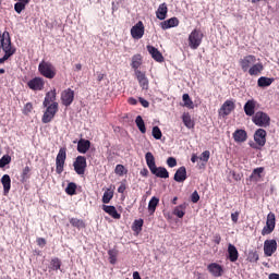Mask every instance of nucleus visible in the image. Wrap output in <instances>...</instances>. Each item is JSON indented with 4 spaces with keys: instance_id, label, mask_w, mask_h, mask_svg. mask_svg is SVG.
Returning a JSON list of instances; mask_svg holds the SVG:
<instances>
[{
    "instance_id": "obj_47",
    "label": "nucleus",
    "mask_w": 279,
    "mask_h": 279,
    "mask_svg": "<svg viewBox=\"0 0 279 279\" xmlns=\"http://www.w3.org/2000/svg\"><path fill=\"white\" fill-rule=\"evenodd\" d=\"M153 136L156 138V141H160L162 138V131H160V128L154 126L153 128Z\"/></svg>"
},
{
    "instance_id": "obj_46",
    "label": "nucleus",
    "mask_w": 279,
    "mask_h": 279,
    "mask_svg": "<svg viewBox=\"0 0 279 279\" xmlns=\"http://www.w3.org/2000/svg\"><path fill=\"white\" fill-rule=\"evenodd\" d=\"M10 162H12V157L4 155L0 159V169H3V167H5L7 165H10Z\"/></svg>"
},
{
    "instance_id": "obj_10",
    "label": "nucleus",
    "mask_w": 279,
    "mask_h": 279,
    "mask_svg": "<svg viewBox=\"0 0 279 279\" xmlns=\"http://www.w3.org/2000/svg\"><path fill=\"white\" fill-rule=\"evenodd\" d=\"M239 64L244 73H247L256 64V56L247 54L239 60Z\"/></svg>"
},
{
    "instance_id": "obj_4",
    "label": "nucleus",
    "mask_w": 279,
    "mask_h": 279,
    "mask_svg": "<svg viewBox=\"0 0 279 279\" xmlns=\"http://www.w3.org/2000/svg\"><path fill=\"white\" fill-rule=\"evenodd\" d=\"M254 141L256 144H251L253 149H260V147H265L267 143V131H265V129H257L254 134Z\"/></svg>"
},
{
    "instance_id": "obj_49",
    "label": "nucleus",
    "mask_w": 279,
    "mask_h": 279,
    "mask_svg": "<svg viewBox=\"0 0 279 279\" xmlns=\"http://www.w3.org/2000/svg\"><path fill=\"white\" fill-rule=\"evenodd\" d=\"M199 160H202L203 162H208V160H210V150L203 151Z\"/></svg>"
},
{
    "instance_id": "obj_2",
    "label": "nucleus",
    "mask_w": 279,
    "mask_h": 279,
    "mask_svg": "<svg viewBox=\"0 0 279 279\" xmlns=\"http://www.w3.org/2000/svg\"><path fill=\"white\" fill-rule=\"evenodd\" d=\"M252 121L257 128H269V125H271V117L264 111L255 112L252 117Z\"/></svg>"
},
{
    "instance_id": "obj_53",
    "label": "nucleus",
    "mask_w": 279,
    "mask_h": 279,
    "mask_svg": "<svg viewBox=\"0 0 279 279\" xmlns=\"http://www.w3.org/2000/svg\"><path fill=\"white\" fill-rule=\"evenodd\" d=\"M191 202H192L193 204H197V202H199V194L197 193V191H194V192L192 193Z\"/></svg>"
},
{
    "instance_id": "obj_63",
    "label": "nucleus",
    "mask_w": 279,
    "mask_h": 279,
    "mask_svg": "<svg viewBox=\"0 0 279 279\" xmlns=\"http://www.w3.org/2000/svg\"><path fill=\"white\" fill-rule=\"evenodd\" d=\"M128 104H130L131 106H136V104H138V100H136V98L134 97H130L128 99Z\"/></svg>"
},
{
    "instance_id": "obj_52",
    "label": "nucleus",
    "mask_w": 279,
    "mask_h": 279,
    "mask_svg": "<svg viewBox=\"0 0 279 279\" xmlns=\"http://www.w3.org/2000/svg\"><path fill=\"white\" fill-rule=\"evenodd\" d=\"M116 173H117V175H123L125 173V166L117 165L116 166Z\"/></svg>"
},
{
    "instance_id": "obj_34",
    "label": "nucleus",
    "mask_w": 279,
    "mask_h": 279,
    "mask_svg": "<svg viewBox=\"0 0 279 279\" xmlns=\"http://www.w3.org/2000/svg\"><path fill=\"white\" fill-rule=\"evenodd\" d=\"M182 121L187 130H193V128H195V122L191 119L190 113H183Z\"/></svg>"
},
{
    "instance_id": "obj_27",
    "label": "nucleus",
    "mask_w": 279,
    "mask_h": 279,
    "mask_svg": "<svg viewBox=\"0 0 279 279\" xmlns=\"http://www.w3.org/2000/svg\"><path fill=\"white\" fill-rule=\"evenodd\" d=\"M102 210L110 215L112 219H121V214L117 211V207L110 205H102Z\"/></svg>"
},
{
    "instance_id": "obj_45",
    "label": "nucleus",
    "mask_w": 279,
    "mask_h": 279,
    "mask_svg": "<svg viewBox=\"0 0 279 279\" xmlns=\"http://www.w3.org/2000/svg\"><path fill=\"white\" fill-rule=\"evenodd\" d=\"M248 262L250 263H258V260H259V255H258V252H256V251H251L250 253H248Z\"/></svg>"
},
{
    "instance_id": "obj_18",
    "label": "nucleus",
    "mask_w": 279,
    "mask_h": 279,
    "mask_svg": "<svg viewBox=\"0 0 279 279\" xmlns=\"http://www.w3.org/2000/svg\"><path fill=\"white\" fill-rule=\"evenodd\" d=\"M258 102L254 99H250L244 105V112L246 117H254L256 114V106Z\"/></svg>"
},
{
    "instance_id": "obj_25",
    "label": "nucleus",
    "mask_w": 279,
    "mask_h": 279,
    "mask_svg": "<svg viewBox=\"0 0 279 279\" xmlns=\"http://www.w3.org/2000/svg\"><path fill=\"white\" fill-rule=\"evenodd\" d=\"M150 173L156 175V178H163L165 180L169 178V171L165 167H156L150 171Z\"/></svg>"
},
{
    "instance_id": "obj_20",
    "label": "nucleus",
    "mask_w": 279,
    "mask_h": 279,
    "mask_svg": "<svg viewBox=\"0 0 279 279\" xmlns=\"http://www.w3.org/2000/svg\"><path fill=\"white\" fill-rule=\"evenodd\" d=\"M263 71H265V65H263V62L253 63V65L248 69V75L258 77Z\"/></svg>"
},
{
    "instance_id": "obj_22",
    "label": "nucleus",
    "mask_w": 279,
    "mask_h": 279,
    "mask_svg": "<svg viewBox=\"0 0 279 279\" xmlns=\"http://www.w3.org/2000/svg\"><path fill=\"white\" fill-rule=\"evenodd\" d=\"M233 140L235 143H245L247 141V132L243 129H238L233 133Z\"/></svg>"
},
{
    "instance_id": "obj_31",
    "label": "nucleus",
    "mask_w": 279,
    "mask_h": 279,
    "mask_svg": "<svg viewBox=\"0 0 279 279\" xmlns=\"http://www.w3.org/2000/svg\"><path fill=\"white\" fill-rule=\"evenodd\" d=\"M145 160L149 171H154L156 169V157H154V154L150 151L146 153Z\"/></svg>"
},
{
    "instance_id": "obj_29",
    "label": "nucleus",
    "mask_w": 279,
    "mask_h": 279,
    "mask_svg": "<svg viewBox=\"0 0 279 279\" xmlns=\"http://www.w3.org/2000/svg\"><path fill=\"white\" fill-rule=\"evenodd\" d=\"M174 182H184L186 180V167H180L173 178Z\"/></svg>"
},
{
    "instance_id": "obj_1",
    "label": "nucleus",
    "mask_w": 279,
    "mask_h": 279,
    "mask_svg": "<svg viewBox=\"0 0 279 279\" xmlns=\"http://www.w3.org/2000/svg\"><path fill=\"white\" fill-rule=\"evenodd\" d=\"M38 73L46 80H53L58 75V70L53 63L43 60L38 64Z\"/></svg>"
},
{
    "instance_id": "obj_21",
    "label": "nucleus",
    "mask_w": 279,
    "mask_h": 279,
    "mask_svg": "<svg viewBox=\"0 0 279 279\" xmlns=\"http://www.w3.org/2000/svg\"><path fill=\"white\" fill-rule=\"evenodd\" d=\"M58 93L56 92V88L48 92L45 96L43 106L44 108H47V106H51V104H57L56 102V97H57Z\"/></svg>"
},
{
    "instance_id": "obj_3",
    "label": "nucleus",
    "mask_w": 279,
    "mask_h": 279,
    "mask_svg": "<svg viewBox=\"0 0 279 279\" xmlns=\"http://www.w3.org/2000/svg\"><path fill=\"white\" fill-rule=\"evenodd\" d=\"M64 165H66V147L60 148L56 157V173L58 175H62L64 172Z\"/></svg>"
},
{
    "instance_id": "obj_37",
    "label": "nucleus",
    "mask_w": 279,
    "mask_h": 279,
    "mask_svg": "<svg viewBox=\"0 0 279 279\" xmlns=\"http://www.w3.org/2000/svg\"><path fill=\"white\" fill-rule=\"evenodd\" d=\"M135 124L137 125V129L142 134H145V132H147V128L145 126V120H143V117L137 116L135 119Z\"/></svg>"
},
{
    "instance_id": "obj_40",
    "label": "nucleus",
    "mask_w": 279,
    "mask_h": 279,
    "mask_svg": "<svg viewBox=\"0 0 279 279\" xmlns=\"http://www.w3.org/2000/svg\"><path fill=\"white\" fill-rule=\"evenodd\" d=\"M108 256H109V263L111 265H116L117 264V256H119V251L112 248L108 251Z\"/></svg>"
},
{
    "instance_id": "obj_60",
    "label": "nucleus",
    "mask_w": 279,
    "mask_h": 279,
    "mask_svg": "<svg viewBox=\"0 0 279 279\" xmlns=\"http://www.w3.org/2000/svg\"><path fill=\"white\" fill-rule=\"evenodd\" d=\"M8 37V33H3L0 35V49L3 46V43H5V38Z\"/></svg>"
},
{
    "instance_id": "obj_15",
    "label": "nucleus",
    "mask_w": 279,
    "mask_h": 279,
    "mask_svg": "<svg viewBox=\"0 0 279 279\" xmlns=\"http://www.w3.org/2000/svg\"><path fill=\"white\" fill-rule=\"evenodd\" d=\"M75 99V92L71 88H68L61 93V101L63 106L68 108V106H71Z\"/></svg>"
},
{
    "instance_id": "obj_6",
    "label": "nucleus",
    "mask_w": 279,
    "mask_h": 279,
    "mask_svg": "<svg viewBox=\"0 0 279 279\" xmlns=\"http://www.w3.org/2000/svg\"><path fill=\"white\" fill-rule=\"evenodd\" d=\"M56 114H58V102L48 105L41 118L43 123H51Z\"/></svg>"
},
{
    "instance_id": "obj_59",
    "label": "nucleus",
    "mask_w": 279,
    "mask_h": 279,
    "mask_svg": "<svg viewBox=\"0 0 279 279\" xmlns=\"http://www.w3.org/2000/svg\"><path fill=\"white\" fill-rule=\"evenodd\" d=\"M10 58H12L10 52H8V54L4 53V56L0 58V64H3L5 60H10Z\"/></svg>"
},
{
    "instance_id": "obj_14",
    "label": "nucleus",
    "mask_w": 279,
    "mask_h": 279,
    "mask_svg": "<svg viewBox=\"0 0 279 279\" xmlns=\"http://www.w3.org/2000/svg\"><path fill=\"white\" fill-rule=\"evenodd\" d=\"M135 77L142 88V90H149V78H147V75L145 72L141 70L135 71Z\"/></svg>"
},
{
    "instance_id": "obj_16",
    "label": "nucleus",
    "mask_w": 279,
    "mask_h": 279,
    "mask_svg": "<svg viewBox=\"0 0 279 279\" xmlns=\"http://www.w3.org/2000/svg\"><path fill=\"white\" fill-rule=\"evenodd\" d=\"M207 270L214 278H221L223 276V266L217 264V263H211L207 266Z\"/></svg>"
},
{
    "instance_id": "obj_56",
    "label": "nucleus",
    "mask_w": 279,
    "mask_h": 279,
    "mask_svg": "<svg viewBox=\"0 0 279 279\" xmlns=\"http://www.w3.org/2000/svg\"><path fill=\"white\" fill-rule=\"evenodd\" d=\"M138 101L143 106V108H149V101L145 100V98L140 97Z\"/></svg>"
},
{
    "instance_id": "obj_5",
    "label": "nucleus",
    "mask_w": 279,
    "mask_h": 279,
    "mask_svg": "<svg viewBox=\"0 0 279 279\" xmlns=\"http://www.w3.org/2000/svg\"><path fill=\"white\" fill-rule=\"evenodd\" d=\"M204 39V34L202 31L195 28L189 35V47L192 49H198L199 45H202V40Z\"/></svg>"
},
{
    "instance_id": "obj_36",
    "label": "nucleus",
    "mask_w": 279,
    "mask_h": 279,
    "mask_svg": "<svg viewBox=\"0 0 279 279\" xmlns=\"http://www.w3.org/2000/svg\"><path fill=\"white\" fill-rule=\"evenodd\" d=\"M142 64H143V57L141 54H135L132 57V63H131L132 69H134L135 71H138Z\"/></svg>"
},
{
    "instance_id": "obj_13",
    "label": "nucleus",
    "mask_w": 279,
    "mask_h": 279,
    "mask_svg": "<svg viewBox=\"0 0 279 279\" xmlns=\"http://www.w3.org/2000/svg\"><path fill=\"white\" fill-rule=\"evenodd\" d=\"M278 250V242L276 240H266L264 242L265 256H274Z\"/></svg>"
},
{
    "instance_id": "obj_33",
    "label": "nucleus",
    "mask_w": 279,
    "mask_h": 279,
    "mask_svg": "<svg viewBox=\"0 0 279 279\" xmlns=\"http://www.w3.org/2000/svg\"><path fill=\"white\" fill-rule=\"evenodd\" d=\"M158 204H160V199L156 196H153L148 203V213H150V215H154L156 213Z\"/></svg>"
},
{
    "instance_id": "obj_9",
    "label": "nucleus",
    "mask_w": 279,
    "mask_h": 279,
    "mask_svg": "<svg viewBox=\"0 0 279 279\" xmlns=\"http://www.w3.org/2000/svg\"><path fill=\"white\" fill-rule=\"evenodd\" d=\"M73 167L77 175H84V173H86V168L88 167L86 157L77 156L73 162Z\"/></svg>"
},
{
    "instance_id": "obj_30",
    "label": "nucleus",
    "mask_w": 279,
    "mask_h": 279,
    "mask_svg": "<svg viewBox=\"0 0 279 279\" xmlns=\"http://www.w3.org/2000/svg\"><path fill=\"white\" fill-rule=\"evenodd\" d=\"M167 12H169L167 3H161L156 12L157 19H159V21H165L167 19Z\"/></svg>"
},
{
    "instance_id": "obj_61",
    "label": "nucleus",
    "mask_w": 279,
    "mask_h": 279,
    "mask_svg": "<svg viewBox=\"0 0 279 279\" xmlns=\"http://www.w3.org/2000/svg\"><path fill=\"white\" fill-rule=\"evenodd\" d=\"M263 171H265V168L259 167V168L254 169V170H253V173H254L255 175H260V173H263Z\"/></svg>"
},
{
    "instance_id": "obj_39",
    "label": "nucleus",
    "mask_w": 279,
    "mask_h": 279,
    "mask_svg": "<svg viewBox=\"0 0 279 279\" xmlns=\"http://www.w3.org/2000/svg\"><path fill=\"white\" fill-rule=\"evenodd\" d=\"M112 197H114V192L108 189L102 195V204H110Z\"/></svg>"
},
{
    "instance_id": "obj_38",
    "label": "nucleus",
    "mask_w": 279,
    "mask_h": 279,
    "mask_svg": "<svg viewBox=\"0 0 279 279\" xmlns=\"http://www.w3.org/2000/svg\"><path fill=\"white\" fill-rule=\"evenodd\" d=\"M186 207L184 205H179L177 207H174L172 215H174L175 217H179V219H182V217H184V215H186V213L184 211Z\"/></svg>"
},
{
    "instance_id": "obj_58",
    "label": "nucleus",
    "mask_w": 279,
    "mask_h": 279,
    "mask_svg": "<svg viewBox=\"0 0 279 279\" xmlns=\"http://www.w3.org/2000/svg\"><path fill=\"white\" fill-rule=\"evenodd\" d=\"M214 243H216V245H219V243H221V235L219 233H216L214 235Z\"/></svg>"
},
{
    "instance_id": "obj_48",
    "label": "nucleus",
    "mask_w": 279,
    "mask_h": 279,
    "mask_svg": "<svg viewBox=\"0 0 279 279\" xmlns=\"http://www.w3.org/2000/svg\"><path fill=\"white\" fill-rule=\"evenodd\" d=\"M27 5V3L24 2H16L14 4V10L17 14H21V12H23V10H25V7Z\"/></svg>"
},
{
    "instance_id": "obj_64",
    "label": "nucleus",
    "mask_w": 279,
    "mask_h": 279,
    "mask_svg": "<svg viewBox=\"0 0 279 279\" xmlns=\"http://www.w3.org/2000/svg\"><path fill=\"white\" fill-rule=\"evenodd\" d=\"M269 279H279V275L278 274H270Z\"/></svg>"
},
{
    "instance_id": "obj_12",
    "label": "nucleus",
    "mask_w": 279,
    "mask_h": 279,
    "mask_svg": "<svg viewBox=\"0 0 279 279\" xmlns=\"http://www.w3.org/2000/svg\"><path fill=\"white\" fill-rule=\"evenodd\" d=\"M131 36L135 40H141L143 36H145V25L143 22H137L132 28H131Z\"/></svg>"
},
{
    "instance_id": "obj_54",
    "label": "nucleus",
    "mask_w": 279,
    "mask_h": 279,
    "mask_svg": "<svg viewBox=\"0 0 279 279\" xmlns=\"http://www.w3.org/2000/svg\"><path fill=\"white\" fill-rule=\"evenodd\" d=\"M241 215L240 211H235L231 214V221H233V223H238L239 222V216Z\"/></svg>"
},
{
    "instance_id": "obj_62",
    "label": "nucleus",
    "mask_w": 279,
    "mask_h": 279,
    "mask_svg": "<svg viewBox=\"0 0 279 279\" xmlns=\"http://www.w3.org/2000/svg\"><path fill=\"white\" fill-rule=\"evenodd\" d=\"M140 174L143 177V178H147L149 175V170H147V168H143L140 172Z\"/></svg>"
},
{
    "instance_id": "obj_43",
    "label": "nucleus",
    "mask_w": 279,
    "mask_h": 279,
    "mask_svg": "<svg viewBox=\"0 0 279 279\" xmlns=\"http://www.w3.org/2000/svg\"><path fill=\"white\" fill-rule=\"evenodd\" d=\"M182 99L184 101L185 108H190L191 110L195 108V106L193 105V100L191 99V96H189V94H183Z\"/></svg>"
},
{
    "instance_id": "obj_7",
    "label": "nucleus",
    "mask_w": 279,
    "mask_h": 279,
    "mask_svg": "<svg viewBox=\"0 0 279 279\" xmlns=\"http://www.w3.org/2000/svg\"><path fill=\"white\" fill-rule=\"evenodd\" d=\"M276 230V214L269 213L267 215L266 226L262 229V236H267Z\"/></svg>"
},
{
    "instance_id": "obj_17",
    "label": "nucleus",
    "mask_w": 279,
    "mask_h": 279,
    "mask_svg": "<svg viewBox=\"0 0 279 279\" xmlns=\"http://www.w3.org/2000/svg\"><path fill=\"white\" fill-rule=\"evenodd\" d=\"M1 49H3L4 54L8 56V53H11V57L16 53V48L12 47V39L10 38V33H7V37L1 46Z\"/></svg>"
},
{
    "instance_id": "obj_50",
    "label": "nucleus",
    "mask_w": 279,
    "mask_h": 279,
    "mask_svg": "<svg viewBox=\"0 0 279 279\" xmlns=\"http://www.w3.org/2000/svg\"><path fill=\"white\" fill-rule=\"evenodd\" d=\"M32 168H29V166H26L22 171V180H28Z\"/></svg>"
},
{
    "instance_id": "obj_8",
    "label": "nucleus",
    "mask_w": 279,
    "mask_h": 279,
    "mask_svg": "<svg viewBox=\"0 0 279 279\" xmlns=\"http://www.w3.org/2000/svg\"><path fill=\"white\" fill-rule=\"evenodd\" d=\"M235 108L236 105L234 104V100L228 99L222 104V106L218 110V114L219 117H222V119H226V117H229V114H232V112H234Z\"/></svg>"
},
{
    "instance_id": "obj_11",
    "label": "nucleus",
    "mask_w": 279,
    "mask_h": 279,
    "mask_svg": "<svg viewBox=\"0 0 279 279\" xmlns=\"http://www.w3.org/2000/svg\"><path fill=\"white\" fill-rule=\"evenodd\" d=\"M27 86L31 90H45V78L35 76L27 82Z\"/></svg>"
},
{
    "instance_id": "obj_44",
    "label": "nucleus",
    "mask_w": 279,
    "mask_h": 279,
    "mask_svg": "<svg viewBox=\"0 0 279 279\" xmlns=\"http://www.w3.org/2000/svg\"><path fill=\"white\" fill-rule=\"evenodd\" d=\"M76 191H77V184H75L73 182L69 183L65 189V193L68 195H75Z\"/></svg>"
},
{
    "instance_id": "obj_35",
    "label": "nucleus",
    "mask_w": 279,
    "mask_h": 279,
    "mask_svg": "<svg viewBox=\"0 0 279 279\" xmlns=\"http://www.w3.org/2000/svg\"><path fill=\"white\" fill-rule=\"evenodd\" d=\"M70 223L73 228H77V230H84L86 228V222L83 219L71 218Z\"/></svg>"
},
{
    "instance_id": "obj_24",
    "label": "nucleus",
    "mask_w": 279,
    "mask_h": 279,
    "mask_svg": "<svg viewBox=\"0 0 279 279\" xmlns=\"http://www.w3.org/2000/svg\"><path fill=\"white\" fill-rule=\"evenodd\" d=\"M1 184L3 186V194L8 195L10 193V189H12V179L9 174H3L1 178Z\"/></svg>"
},
{
    "instance_id": "obj_42",
    "label": "nucleus",
    "mask_w": 279,
    "mask_h": 279,
    "mask_svg": "<svg viewBox=\"0 0 279 279\" xmlns=\"http://www.w3.org/2000/svg\"><path fill=\"white\" fill-rule=\"evenodd\" d=\"M143 223H144L143 219L134 220L133 226H132L133 232H137V234H138V232H141L143 230Z\"/></svg>"
},
{
    "instance_id": "obj_19",
    "label": "nucleus",
    "mask_w": 279,
    "mask_h": 279,
    "mask_svg": "<svg viewBox=\"0 0 279 279\" xmlns=\"http://www.w3.org/2000/svg\"><path fill=\"white\" fill-rule=\"evenodd\" d=\"M146 49L151 56L153 60H155L156 62H165V57L162 56V52L158 50V48L148 45L146 46Z\"/></svg>"
},
{
    "instance_id": "obj_41",
    "label": "nucleus",
    "mask_w": 279,
    "mask_h": 279,
    "mask_svg": "<svg viewBox=\"0 0 279 279\" xmlns=\"http://www.w3.org/2000/svg\"><path fill=\"white\" fill-rule=\"evenodd\" d=\"M60 267H62V262L60 260V258L58 257L52 258L50 262V269H52V271H58Z\"/></svg>"
},
{
    "instance_id": "obj_57",
    "label": "nucleus",
    "mask_w": 279,
    "mask_h": 279,
    "mask_svg": "<svg viewBox=\"0 0 279 279\" xmlns=\"http://www.w3.org/2000/svg\"><path fill=\"white\" fill-rule=\"evenodd\" d=\"M126 189H128V186L125 185L124 182H122L120 184V186L118 187V193H125Z\"/></svg>"
},
{
    "instance_id": "obj_26",
    "label": "nucleus",
    "mask_w": 279,
    "mask_h": 279,
    "mask_svg": "<svg viewBox=\"0 0 279 279\" xmlns=\"http://www.w3.org/2000/svg\"><path fill=\"white\" fill-rule=\"evenodd\" d=\"M228 254L229 260L231 263H236L239 260V250H236V246H234V244L228 245Z\"/></svg>"
},
{
    "instance_id": "obj_28",
    "label": "nucleus",
    "mask_w": 279,
    "mask_h": 279,
    "mask_svg": "<svg viewBox=\"0 0 279 279\" xmlns=\"http://www.w3.org/2000/svg\"><path fill=\"white\" fill-rule=\"evenodd\" d=\"M90 149V141L81 138L77 142V151L78 154H86Z\"/></svg>"
},
{
    "instance_id": "obj_51",
    "label": "nucleus",
    "mask_w": 279,
    "mask_h": 279,
    "mask_svg": "<svg viewBox=\"0 0 279 279\" xmlns=\"http://www.w3.org/2000/svg\"><path fill=\"white\" fill-rule=\"evenodd\" d=\"M167 165L170 169H173V167H178V160L174 157H169L167 159Z\"/></svg>"
},
{
    "instance_id": "obj_23",
    "label": "nucleus",
    "mask_w": 279,
    "mask_h": 279,
    "mask_svg": "<svg viewBox=\"0 0 279 279\" xmlns=\"http://www.w3.org/2000/svg\"><path fill=\"white\" fill-rule=\"evenodd\" d=\"M180 20L178 17H171L160 23L161 29H171V27H178Z\"/></svg>"
},
{
    "instance_id": "obj_32",
    "label": "nucleus",
    "mask_w": 279,
    "mask_h": 279,
    "mask_svg": "<svg viewBox=\"0 0 279 279\" xmlns=\"http://www.w3.org/2000/svg\"><path fill=\"white\" fill-rule=\"evenodd\" d=\"M271 84H274V78L267 76H262L257 80V86H259V88H267V86H271Z\"/></svg>"
},
{
    "instance_id": "obj_55",
    "label": "nucleus",
    "mask_w": 279,
    "mask_h": 279,
    "mask_svg": "<svg viewBox=\"0 0 279 279\" xmlns=\"http://www.w3.org/2000/svg\"><path fill=\"white\" fill-rule=\"evenodd\" d=\"M37 245H39V247H45L47 245V240H45V238H38Z\"/></svg>"
}]
</instances>
